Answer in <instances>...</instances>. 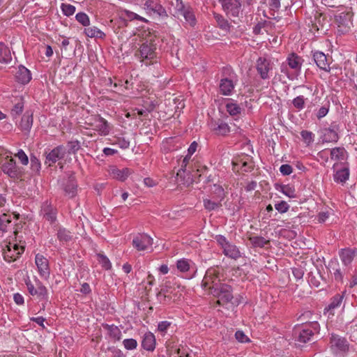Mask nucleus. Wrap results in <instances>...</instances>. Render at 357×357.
Masks as SVG:
<instances>
[{
    "label": "nucleus",
    "instance_id": "f257e3e1",
    "mask_svg": "<svg viewBox=\"0 0 357 357\" xmlns=\"http://www.w3.org/2000/svg\"><path fill=\"white\" fill-rule=\"evenodd\" d=\"M218 274L215 268L208 269L202 281V287L217 298L218 305H224L233 300V289L230 285L220 282Z\"/></svg>",
    "mask_w": 357,
    "mask_h": 357
},
{
    "label": "nucleus",
    "instance_id": "f03ea898",
    "mask_svg": "<svg viewBox=\"0 0 357 357\" xmlns=\"http://www.w3.org/2000/svg\"><path fill=\"white\" fill-rule=\"evenodd\" d=\"M2 171L12 178H20L24 174L23 169L17 166L12 157H6L1 165Z\"/></svg>",
    "mask_w": 357,
    "mask_h": 357
},
{
    "label": "nucleus",
    "instance_id": "7ed1b4c3",
    "mask_svg": "<svg viewBox=\"0 0 357 357\" xmlns=\"http://www.w3.org/2000/svg\"><path fill=\"white\" fill-rule=\"evenodd\" d=\"M156 44L154 43V40L151 38L146 40L140 46L137 56H139L142 60L144 59H153L155 56Z\"/></svg>",
    "mask_w": 357,
    "mask_h": 357
},
{
    "label": "nucleus",
    "instance_id": "20e7f679",
    "mask_svg": "<svg viewBox=\"0 0 357 357\" xmlns=\"http://www.w3.org/2000/svg\"><path fill=\"white\" fill-rule=\"evenodd\" d=\"M330 347L334 352L344 354L349 351V344L345 337L332 333L330 338Z\"/></svg>",
    "mask_w": 357,
    "mask_h": 357
},
{
    "label": "nucleus",
    "instance_id": "39448f33",
    "mask_svg": "<svg viewBox=\"0 0 357 357\" xmlns=\"http://www.w3.org/2000/svg\"><path fill=\"white\" fill-rule=\"evenodd\" d=\"M23 252V247H20L17 244L13 245L10 243L6 245V247L3 248V258L8 262L16 260Z\"/></svg>",
    "mask_w": 357,
    "mask_h": 357
},
{
    "label": "nucleus",
    "instance_id": "423d86ee",
    "mask_svg": "<svg viewBox=\"0 0 357 357\" xmlns=\"http://www.w3.org/2000/svg\"><path fill=\"white\" fill-rule=\"evenodd\" d=\"M152 245L153 238L146 234H139L132 240V245L138 251L146 250Z\"/></svg>",
    "mask_w": 357,
    "mask_h": 357
},
{
    "label": "nucleus",
    "instance_id": "0eeeda50",
    "mask_svg": "<svg viewBox=\"0 0 357 357\" xmlns=\"http://www.w3.org/2000/svg\"><path fill=\"white\" fill-rule=\"evenodd\" d=\"M338 126L335 124H332L328 128H325L321 130V139L323 142H336L339 139L337 134Z\"/></svg>",
    "mask_w": 357,
    "mask_h": 357
},
{
    "label": "nucleus",
    "instance_id": "6e6552de",
    "mask_svg": "<svg viewBox=\"0 0 357 357\" xmlns=\"http://www.w3.org/2000/svg\"><path fill=\"white\" fill-rule=\"evenodd\" d=\"M352 14L349 12L341 13L340 14L335 15V21L338 24L340 31L347 32L350 28L351 23Z\"/></svg>",
    "mask_w": 357,
    "mask_h": 357
},
{
    "label": "nucleus",
    "instance_id": "1a4fd4ad",
    "mask_svg": "<svg viewBox=\"0 0 357 357\" xmlns=\"http://www.w3.org/2000/svg\"><path fill=\"white\" fill-rule=\"evenodd\" d=\"M223 10L232 16L238 15L241 7V0H222Z\"/></svg>",
    "mask_w": 357,
    "mask_h": 357
},
{
    "label": "nucleus",
    "instance_id": "9d476101",
    "mask_svg": "<svg viewBox=\"0 0 357 357\" xmlns=\"http://www.w3.org/2000/svg\"><path fill=\"white\" fill-rule=\"evenodd\" d=\"M66 149L63 146H58L53 149L46 156V163L49 165L55 163L60 159L64 158L66 155Z\"/></svg>",
    "mask_w": 357,
    "mask_h": 357
},
{
    "label": "nucleus",
    "instance_id": "9b49d317",
    "mask_svg": "<svg viewBox=\"0 0 357 357\" xmlns=\"http://www.w3.org/2000/svg\"><path fill=\"white\" fill-rule=\"evenodd\" d=\"M257 70L263 79L268 78V72L271 70L270 61L264 57H259L257 61Z\"/></svg>",
    "mask_w": 357,
    "mask_h": 357
},
{
    "label": "nucleus",
    "instance_id": "f8f14e48",
    "mask_svg": "<svg viewBox=\"0 0 357 357\" xmlns=\"http://www.w3.org/2000/svg\"><path fill=\"white\" fill-rule=\"evenodd\" d=\"M41 213L43 218L50 223H53L56 221L57 210L50 204L47 202L45 203L42 206Z\"/></svg>",
    "mask_w": 357,
    "mask_h": 357
},
{
    "label": "nucleus",
    "instance_id": "ddd939ff",
    "mask_svg": "<svg viewBox=\"0 0 357 357\" xmlns=\"http://www.w3.org/2000/svg\"><path fill=\"white\" fill-rule=\"evenodd\" d=\"M145 8L159 16H167L165 9L155 0H147L144 4Z\"/></svg>",
    "mask_w": 357,
    "mask_h": 357
},
{
    "label": "nucleus",
    "instance_id": "4468645a",
    "mask_svg": "<svg viewBox=\"0 0 357 357\" xmlns=\"http://www.w3.org/2000/svg\"><path fill=\"white\" fill-rule=\"evenodd\" d=\"M294 334L298 335V342L305 343L310 340V337L314 335V332L312 329L308 328V326L305 325L301 328H296Z\"/></svg>",
    "mask_w": 357,
    "mask_h": 357
},
{
    "label": "nucleus",
    "instance_id": "2eb2a0df",
    "mask_svg": "<svg viewBox=\"0 0 357 357\" xmlns=\"http://www.w3.org/2000/svg\"><path fill=\"white\" fill-rule=\"evenodd\" d=\"M313 59L317 66L321 70L326 72H329L331 68L329 67V60L326 56L321 52H316L313 54Z\"/></svg>",
    "mask_w": 357,
    "mask_h": 357
},
{
    "label": "nucleus",
    "instance_id": "dca6fc26",
    "mask_svg": "<svg viewBox=\"0 0 357 357\" xmlns=\"http://www.w3.org/2000/svg\"><path fill=\"white\" fill-rule=\"evenodd\" d=\"M15 78L18 82L22 84H27L31 79V73L26 68L20 66L15 73Z\"/></svg>",
    "mask_w": 357,
    "mask_h": 357
},
{
    "label": "nucleus",
    "instance_id": "f3484780",
    "mask_svg": "<svg viewBox=\"0 0 357 357\" xmlns=\"http://www.w3.org/2000/svg\"><path fill=\"white\" fill-rule=\"evenodd\" d=\"M36 264L41 275L47 276L49 274L48 261L43 255L39 254L36 255Z\"/></svg>",
    "mask_w": 357,
    "mask_h": 357
},
{
    "label": "nucleus",
    "instance_id": "a211bd4d",
    "mask_svg": "<svg viewBox=\"0 0 357 357\" xmlns=\"http://www.w3.org/2000/svg\"><path fill=\"white\" fill-rule=\"evenodd\" d=\"M142 347L147 351H153L155 347V335L151 333H146L142 342Z\"/></svg>",
    "mask_w": 357,
    "mask_h": 357
},
{
    "label": "nucleus",
    "instance_id": "6ab92c4d",
    "mask_svg": "<svg viewBox=\"0 0 357 357\" xmlns=\"http://www.w3.org/2000/svg\"><path fill=\"white\" fill-rule=\"evenodd\" d=\"M77 186L74 175H70L64 187L66 195L70 198L74 197L77 193Z\"/></svg>",
    "mask_w": 357,
    "mask_h": 357
},
{
    "label": "nucleus",
    "instance_id": "aec40b11",
    "mask_svg": "<svg viewBox=\"0 0 357 357\" xmlns=\"http://www.w3.org/2000/svg\"><path fill=\"white\" fill-rule=\"evenodd\" d=\"M211 129L215 132V134L219 135H226L230 132V128L227 123L221 121H218L217 123H212Z\"/></svg>",
    "mask_w": 357,
    "mask_h": 357
},
{
    "label": "nucleus",
    "instance_id": "412c9836",
    "mask_svg": "<svg viewBox=\"0 0 357 357\" xmlns=\"http://www.w3.org/2000/svg\"><path fill=\"white\" fill-rule=\"evenodd\" d=\"M132 174V170L128 168H124L123 169H119L117 168H114L111 170V174L116 179L120 180L121 181H125L129 175Z\"/></svg>",
    "mask_w": 357,
    "mask_h": 357
},
{
    "label": "nucleus",
    "instance_id": "4be33fe9",
    "mask_svg": "<svg viewBox=\"0 0 357 357\" xmlns=\"http://www.w3.org/2000/svg\"><path fill=\"white\" fill-rule=\"evenodd\" d=\"M223 252L226 256L234 259L241 257V252L238 248L235 245L231 244L230 243L223 249Z\"/></svg>",
    "mask_w": 357,
    "mask_h": 357
},
{
    "label": "nucleus",
    "instance_id": "5701e85b",
    "mask_svg": "<svg viewBox=\"0 0 357 357\" xmlns=\"http://www.w3.org/2000/svg\"><path fill=\"white\" fill-rule=\"evenodd\" d=\"M33 123L32 114L25 113L22 117L20 127L22 131L28 132L31 129Z\"/></svg>",
    "mask_w": 357,
    "mask_h": 357
},
{
    "label": "nucleus",
    "instance_id": "b1692460",
    "mask_svg": "<svg viewBox=\"0 0 357 357\" xmlns=\"http://www.w3.org/2000/svg\"><path fill=\"white\" fill-rule=\"evenodd\" d=\"M11 59L12 56L9 48L3 43H0V62L8 63Z\"/></svg>",
    "mask_w": 357,
    "mask_h": 357
},
{
    "label": "nucleus",
    "instance_id": "393cba45",
    "mask_svg": "<svg viewBox=\"0 0 357 357\" xmlns=\"http://www.w3.org/2000/svg\"><path fill=\"white\" fill-rule=\"evenodd\" d=\"M103 327L107 331L109 337L114 340L116 341L121 339V331L116 326L105 324Z\"/></svg>",
    "mask_w": 357,
    "mask_h": 357
},
{
    "label": "nucleus",
    "instance_id": "a878e982",
    "mask_svg": "<svg viewBox=\"0 0 357 357\" xmlns=\"http://www.w3.org/2000/svg\"><path fill=\"white\" fill-rule=\"evenodd\" d=\"M234 86L231 80L227 78L222 79L221 80L220 84V89L223 95H229L231 93L232 90L234 89Z\"/></svg>",
    "mask_w": 357,
    "mask_h": 357
},
{
    "label": "nucleus",
    "instance_id": "bb28decb",
    "mask_svg": "<svg viewBox=\"0 0 357 357\" xmlns=\"http://www.w3.org/2000/svg\"><path fill=\"white\" fill-rule=\"evenodd\" d=\"M357 252V250H356ZM356 250L344 249L340 252V258L344 265L349 264L355 256Z\"/></svg>",
    "mask_w": 357,
    "mask_h": 357
},
{
    "label": "nucleus",
    "instance_id": "cd10ccee",
    "mask_svg": "<svg viewBox=\"0 0 357 357\" xmlns=\"http://www.w3.org/2000/svg\"><path fill=\"white\" fill-rule=\"evenodd\" d=\"M249 241L254 247L256 248H264L266 245H269L270 241L266 239L262 236H251L249 238Z\"/></svg>",
    "mask_w": 357,
    "mask_h": 357
},
{
    "label": "nucleus",
    "instance_id": "c85d7f7f",
    "mask_svg": "<svg viewBox=\"0 0 357 357\" xmlns=\"http://www.w3.org/2000/svg\"><path fill=\"white\" fill-rule=\"evenodd\" d=\"M288 64L289 67L296 70H300L301 67V58L295 54H291L288 57Z\"/></svg>",
    "mask_w": 357,
    "mask_h": 357
},
{
    "label": "nucleus",
    "instance_id": "c756f323",
    "mask_svg": "<svg viewBox=\"0 0 357 357\" xmlns=\"http://www.w3.org/2000/svg\"><path fill=\"white\" fill-rule=\"evenodd\" d=\"M56 236L61 242H68L73 237L71 232L63 227L58 229Z\"/></svg>",
    "mask_w": 357,
    "mask_h": 357
},
{
    "label": "nucleus",
    "instance_id": "7c9ffc66",
    "mask_svg": "<svg viewBox=\"0 0 357 357\" xmlns=\"http://www.w3.org/2000/svg\"><path fill=\"white\" fill-rule=\"evenodd\" d=\"M214 18L218 24V26L225 31H229L230 25L228 21L225 19L221 15L214 13Z\"/></svg>",
    "mask_w": 357,
    "mask_h": 357
},
{
    "label": "nucleus",
    "instance_id": "2f4dec72",
    "mask_svg": "<svg viewBox=\"0 0 357 357\" xmlns=\"http://www.w3.org/2000/svg\"><path fill=\"white\" fill-rule=\"evenodd\" d=\"M206 167H204L201 170L197 169L196 172H195L193 174L188 175V178L186 180L185 178H183V181H181V183L180 184L190 185L194 181H195L197 178H199L202 176V174H199V172L202 170H206Z\"/></svg>",
    "mask_w": 357,
    "mask_h": 357
},
{
    "label": "nucleus",
    "instance_id": "473e14b6",
    "mask_svg": "<svg viewBox=\"0 0 357 357\" xmlns=\"http://www.w3.org/2000/svg\"><path fill=\"white\" fill-rule=\"evenodd\" d=\"M179 15L183 16L185 22L190 26H193L196 24L195 16L190 8H187L184 12H182Z\"/></svg>",
    "mask_w": 357,
    "mask_h": 357
},
{
    "label": "nucleus",
    "instance_id": "72a5a7b5",
    "mask_svg": "<svg viewBox=\"0 0 357 357\" xmlns=\"http://www.w3.org/2000/svg\"><path fill=\"white\" fill-rule=\"evenodd\" d=\"M84 33L88 37L102 38L105 34L96 26L88 27L84 29Z\"/></svg>",
    "mask_w": 357,
    "mask_h": 357
},
{
    "label": "nucleus",
    "instance_id": "f704fd0d",
    "mask_svg": "<svg viewBox=\"0 0 357 357\" xmlns=\"http://www.w3.org/2000/svg\"><path fill=\"white\" fill-rule=\"evenodd\" d=\"M276 189L290 198H294L296 196L294 188L289 185H280L276 187Z\"/></svg>",
    "mask_w": 357,
    "mask_h": 357
},
{
    "label": "nucleus",
    "instance_id": "c9c22d12",
    "mask_svg": "<svg viewBox=\"0 0 357 357\" xmlns=\"http://www.w3.org/2000/svg\"><path fill=\"white\" fill-rule=\"evenodd\" d=\"M221 201L220 200L218 202L212 201L209 199H204V208L209 211H215L222 206Z\"/></svg>",
    "mask_w": 357,
    "mask_h": 357
},
{
    "label": "nucleus",
    "instance_id": "e433bc0d",
    "mask_svg": "<svg viewBox=\"0 0 357 357\" xmlns=\"http://www.w3.org/2000/svg\"><path fill=\"white\" fill-rule=\"evenodd\" d=\"M96 129L101 132V134L106 135L109 133L108 125L107 121L103 118L100 117L96 121Z\"/></svg>",
    "mask_w": 357,
    "mask_h": 357
},
{
    "label": "nucleus",
    "instance_id": "4c0bfd02",
    "mask_svg": "<svg viewBox=\"0 0 357 357\" xmlns=\"http://www.w3.org/2000/svg\"><path fill=\"white\" fill-rule=\"evenodd\" d=\"M349 173L347 169L337 171L334 175V179L337 182L344 183L349 178Z\"/></svg>",
    "mask_w": 357,
    "mask_h": 357
},
{
    "label": "nucleus",
    "instance_id": "58836bf2",
    "mask_svg": "<svg viewBox=\"0 0 357 357\" xmlns=\"http://www.w3.org/2000/svg\"><path fill=\"white\" fill-rule=\"evenodd\" d=\"M344 149L336 147L331 150V158L332 160L344 159Z\"/></svg>",
    "mask_w": 357,
    "mask_h": 357
},
{
    "label": "nucleus",
    "instance_id": "ea45409f",
    "mask_svg": "<svg viewBox=\"0 0 357 357\" xmlns=\"http://www.w3.org/2000/svg\"><path fill=\"white\" fill-rule=\"evenodd\" d=\"M172 6L174 8L175 10L174 15H177L178 16H179V15L182 12H184V10L187 8L183 4L182 0H175L174 1H172Z\"/></svg>",
    "mask_w": 357,
    "mask_h": 357
},
{
    "label": "nucleus",
    "instance_id": "a19ab883",
    "mask_svg": "<svg viewBox=\"0 0 357 357\" xmlns=\"http://www.w3.org/2000/svg\"><path fill=\"white\" fill-rule=\"evenodd\" d=\"M227 111L230 115H236L241 113V108L236 103L228 102L226 105Z\"/></svg>",
    "mask_w": 357,
    "mask_h": 357
},
{
    "label": "nucleus",
    "instance_id": "79ce46f5",
    "mask_svg": "<svg viewBox=\"0 0 357 357\" xmlns=\"http://www.w3.org/2000/svg\"><path fill=\"white\" fill-rule=\"evenodd\" d=\"M98 260L102 267L105 269L109 270L112 268V264L105 255L102 254H98Z\"/></svg>",
    "mask_w": 357,
    "mask_h": 357
},
{
    "label": "nucleus",
    "instance_id": "37998d69",
    "mask_svg": "<svg viewBox=\"0 0 357 357\" xmlns=\"http://www.w3.org/2000/svg\"><path fill=\"white\" fill-rule=\"evenodd\" d=\"M76 20L79 22L82 25L86 26L90 24V20L88 15L84 13H78L75 16Z\"/></svg>",
    "mask_w": 357,
    "mask_h": 357
},
{
    "label": "nucleus",
    "instance_id": "c03bdc74",
    "mask_svg": "<svg viewBox=\"0 0 357 357\" xmlns=\"http://www.w3.org/2000/svg\"><path fill=\"white\" fill-rule=\"evenodd\" d=\"M176 266L181 272H186L190 270V262L187 259H182L177 261Z\"/></svg>",
    "mask_w": 357,
    "mask_h": 357
},
{
    "label": "nucleus",
    "instance_id": "a18cd8bd",
    "mask_svg": "<svg viewBox=\"0 0 357 357\" xmlns=\"http://www.w3.org/2000/svg\"><path fill=\"white\" fill-rule=\"evenodd\" d=\"M31 169L34 173H38L40 169V162L34 155L31 156Z\"/></svg>",
    "mask_w": 357,
    "mask_h": 357
},
{
    "label": "nucleus",
    "instance_id": "49530a36",
    "mask_svg": "<svg viewBox=\"0 0 357 357\" xmlns=\"http://www.w3.org/2000/svg\"><path fill=\"white\" fill-rule=\"evenodd\" d=\"M61 9L63 14L66 16L72 15L75 12V7L70 4L62 3Z\"/></svg>",
    "mask_w": 357,
    "mask_h": 357
},
{
    "label": "nucleus",
    "instance_id": "de8ad7c7",
    "mask_svg": "<svg viewBox=\"0 0 357 357\" xmlns=\"http://www.w3.org/2000/svg\"><path fill=\"white\" fill-rule=\"evenodd\" d=\"M124 347L128 350H132L137 347V342L136 340L130 338L126 339L123 341Z\"/></svg>",
    "mask_w": 357,
    "mask_h": 357
},
{
    "label": "nucleus",
    "instance_id": "09e8293b",
    "mask_svg": "<svg viewBox=\"0 0 357 357\" xmlns=\"http://www.w3.org/2000/svg\"><path fill=\"white\" fill-rule=\"evenodd\" d=\"M343 296L340 295H336L334 296L331 302V303L328 305V310H333L335 307H338L340 303L342 301Z\"/></svg>",
    "mask_w": 357,
    "mask_h": 357
},
{
    "label": "nucleus",
    "instance_id": "8fccbe9b",
    "mask_svg": "<svg viewBox=\"0 0 357 357\" xmlns=\"http://www.w3.org/2000/svg\"><path fill=\"white\" fill-rule=\"evenodd\" d=\"M292 103L296 109H302L305 106V99L303 96H300L295 98L293 100Z\"/></svg>",
    "mask_w": 357,
    "mask_h": 357
},
{
    "label": "nucleus",
    "instance_id": "3c124183",
    "mask_svg": "<svg viewBox=\"0 0 357 357\" xmlns=\"http://www.w3.org/2000/svg\"><path fill=\"white\" fill-rule=\"evenodd\" d=\"M275 208L278 212L283 213H286L289 210V205L286 202L281 201L275 205Z\"/></svg>",
    "mask_w": 357,
    "mask_h": 357
},
{
    "label": "nucleus",
    "instance_id": "603ef678",
    "mask_svg": "<svg viewBox=\"0 0 357 357\" xmlns=\"http://www.w3.org/2000/svg\"><path fill=\"white\" fill-rule=\"evenodd\" d=\"M24 104L22 102H18L11 110V114L15 116L20 114L22 112Z\"/></svg>",
    "mask_w": 357,
    "mask_h": 357
},
{
    "label": "nucleus",
    "instance_id": "864d4df0",
    "mask_svg": "<svg viewBox=\"0 0 357 357\" xmlns=\"http://www.w3.org/2000/svg\"><path fill=\"white\" fill-rule=\"evenodd\" d=\"M15 156L18 158L22 165H26L29 163V158L22 150L18 151Z\"/></svg>",
    "mask_w": 357,
    "mask_h": 357
},
{
    "label": "nucleus",
    "instance_id": "5fc2aeb1",
    "mask_svg": "<svg viewBox=\"0 0 357 357\" xmlns=\"http://www.w3.org/2000/svg\"><path fill=\"white\" fill-rule=\"evenodd\" d=\"M301 135L305 143L309 144L313 141V135L311 132L307 130H303L301 132Z\"/></svg>",
    "mask_w": 357,
    "mask_h": 357
},
{
    "label": "nucleus",
    "instance_id": "6e6d98bb",
    "mask_svg": "<svg viewBox=\"0 0 357 357\" xmlns=\"http://www.w3.org/2000/svg\"><path fill=\"white\" fill-rule=\"evenodd\" d=\"M171 324L172 323L167 321H161L158 324V330L162 333H165Z\"/></svg>",
    "mask_w": 357,
    "mask_h": 357
},
{
    "label": "nucleus",
    "instance_id": "4d7b16f0",
    "mask_svg": "<svg viewBox=\"0 0 357 357\" xmlns=\"http://www.w3.org/2000/svg\"><path fill=\"white\" fill-rule=\"evenodd\" d=\"M11 222V219L10 218L9 215H6V214H3L1 217H0V225H1V229L3 231H5L6 230V228H4V227H6V223L9 224Z\"/></svg>",
    "mask_w": 357,
    "mask_h": 357
},
{
    "label": "nucleus",
    "instance_id": "13d9d810",
    "mask_svg": "<svg viewBox=\"0 0 357 357\" xmlns=\"http://www.w3.org/2000/svg\"><path fill=\"white\" fill-rule=\"evenodd\" d=\"M236 339L240 342H249L250 340L247 336L244 334L243 331H238L235 333Z\"/></svg>",
    "mask_w": 357,
    "mask_h": 357
},
{
    "label": "nucleus",
    "instance_id": "bf43d9fd",
    "mask_svg": "<svg viewBox=\"0 0 357 357\" xmlns=\"http://www.w3.org/2000/svg\"><path fill=\"white\" fill-rule=\"evenodd\" d=\"M215 240L218 242V243L222 247V249H224L226 245H228L229 243L225 236L222 235H218L215 236Z\"/></svg>",
    "mask_w": 357,
    "mask_h": 357
},
{
    "label": "nucleus",
    "instance_id": "052dcab7",
    "mask_svg": "<svg viewBox=\"0 0 357 357\" xmlns=\"http://www.w3.org/2000/svg\"><path fill=\"white\" fill-rule=\"evenodd\" d=\"M280 171L283 175L287 176L292 172V167L291 165L287 164L282 165L280 167Z\"/></svg>",
    "mask_w": 357,
    "mask_h": 357
},
{
    "label": "nucleus",
    "instance_id": "680f3d73",
    "mask_svg": "<svg viewBox=\"0 0 357 357\" xmlns=\"http://www.w3.org/2000/svg\"><path fill=\"white\" fill-rule=\"evenodd\" d=\"M47 293V289L45 288V287L41 285V284H39L36 291H34V294H36V295H38V296H45V294Z\"/></svg>",
    "mask_w": 357,
    "mask_h": 357
},
{
    "label": "nucleus",
    "instance_id": "e2e57ef3",
    "mask_svg": "<svg viewBox=\"0 0 357 357\" xmlns=\"http://www.w3.org/2000/svg\"><path fill=\"white\" fill-rule=\"evenodd\" d=\"M124 13H125V16L126 17L129 18L130 20H134V19H137V20H144L142 17L139 16L138 15H137L136 13H135L133 12L129 11V10H125Z\"/></svg>",
    "mask_w": 357,
    "mask_h": 357
},
{
    "label": "nucleus",
    "instance_id": "0e129e2a",
    "mask_svg": "<svg viewBox=\"0 0 357 357\" xmlns=\"http://www.w3.org/2000/svg\"><path fill=\"white\" fill-rule=\"evenodd\" d=\"M185 168H186V167H185V164L182 162L181 167L176 174V176L178 177V179H180V181H178V183L179 184L181 183V181H183V178H184L183 176V174H185Z\"/></svg>",
    "mask_w": 357,
    "mask_h": 357
},
{
    "label": "nucleus",
    "instance_id": "69168bd1",
    "mask_svg": "<svg viewBox=\"0 0 357 357\" xmlns=\"http://www.w3.org/2000/svg\"><path fill=\"white\" fill-rule=\"evenodd\" d=\"M292 273L296 279H301L304 275V271L301 268H294Z\"/></svg>",
    "mask_w": 357,
    "mask_h": 357
},
{
    "label": "nucleus",
    "instance_id": "338daca9",
    "mask_svg": "<svg viewBox=\"0 0 357 357\" xmlns=\"http://www.w3.org/2000/svg\"><path fill=\"white\" fill-rule=\"evenodd\" d=\"M68 147H69V153H70V152L75 153L79 149V142L77 141L70 142L68 143Z\"/></svg>",
    "mask_w": 357,
    "mask_h": 357
},
{
    "label": "nucleus",
    "instance_id": "774afa93",
    "mask_svg": "<svg viewBox=\"0 0 357 357\" xmlns=\"http://www.w3.org/2000/svg\"><path fill=\"white\" fill-rule=\"evenodd\" d=\"M214 192L218 194V196L220 198V200H222L224 198V189L222 186L214 185Z\"/></svg>",
    "mask_w": 357,
    "mask_h": 357
}]
</instances>
